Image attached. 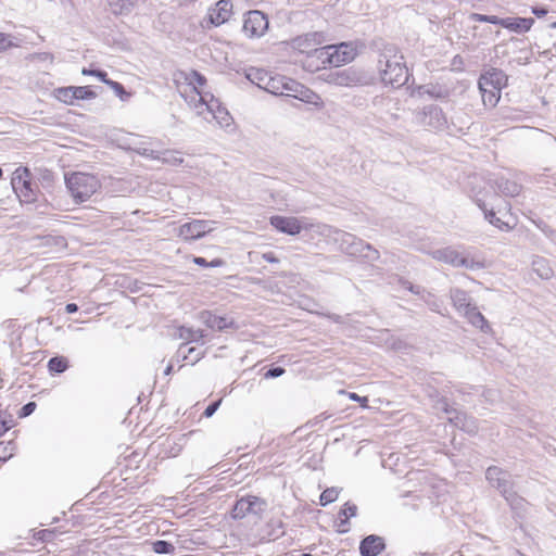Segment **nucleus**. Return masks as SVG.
Returning <instances> with one entry per match:
<instances>
[{
  "label": "nucleus",
  "instance_id": "f257e3e1",
  "mask_svg": "<svg viewBox=\"0 0 556 556\" xmlns=\"http://www.w3.org/2000/svg\"><path fill=\"white\" fill-rule=\"evenodd\" d=\"M381 80L393 88L404 86L409 79L408 68L403 55L399 54L394 45L388 43L383 47L378 60Z\"/></svg>",
  "mask_w": 556,
  "mask_h": 556
},
{
  "label": "nucleus",
  "instance_id": "f03ea898",
  "mask_svg": "<svg viewBox=\"0 0 556 556\" xmlns=\"http://www.w3.org/2000/svg\"><path fill=\"white\" fill-rule=\"evenodd\" d=\"M65 186L75 203L86 202L101 187L99 179L91 174L74 172L65 174Z\"/></svg>",
  "mask_w": 556,
  "mask_h": 556
},
{
  "label": "nucleus",
  "instance_id": "7ed1b4c3",
  "mask_svg": "<svg viewBox=\"0 0 556 556\" xmlns=\"http://www.w3.org/2000/svg\"><path fill=\"white\" fill-rule=\"evenodd\" d=\"M450 299L454 308L463 314L467 320L482 332H489L491 327L485 317L478 311V307L471 303L469 294L459 288H452L450 290Z\"/></svg>",
  "mask_w": 556,
  "mask_h": 556
},
{
  "label": "nucleus",
  "instance_id": "20e7f679",
  "mask_svg": "<svg viewBox=\"0 0 556 556\" xmlns=\"http://www.w3.org/2000/svg\"><path fill=\"white\" fill-rule=\"evenodd\" d=\"M333 239L339 249L348 255L363 257L368 262H376L380 257L377 249L350 232L336 230Z\"/></svg>",
  "mask_w": 556,
  "mask_h": 556
},
{
  "label": "nucleus",
  "instance_id": "39448f33",
  "mask_svg": "<svg viewBox=\"0 0 556 556\" xmlns=\"http://www.w3.org/2000/svg\"><path fill=\"white\" fill-rule=\"evenodd\" d=\"M489 483L495 488L510 506H516L521 498L514 491L510 473L497 466H490L485 471Z\"/></svg>",
  "mask_w": 556,
  "mask_h": 556
},
{
  "label": "nucleus",
  "instance_id": "423d86ee",
  "mask_svg": "<svg viewBox=\"0 0 556 556\" xmlns=\"http://www.w3.org/2000/svg\"><path fill=\"white\" fill-rule=\"evenodd\" d=\"M328 81L334 86L351 88L370 85L372 77L367 72L351 66L330 73Z\"/></svg>",
  "mask_w": 556,
  "mask_h": 556
},
{
  "label": "nucleus",
  "instance_id": "0eeeda50",
  "mask_svg": "<svg viewBox=\"0 0 556 556\" xmlns=\"http://www.w3.org/2000/svg\"><path fill=\"white\" fill-rule=\"evenodd\" d=\"M21 168L14 172L12 178V187L22 203L31 204L38 201L39 190L38 187L31 182L30 172L27 167L23 168V174H20Z\"/></svg>",
  "mask_w": 556,
  "mask_h": 556
},
{
  "label": "nucleus",
  "instance_id": "6e6552de",
  "mask_svg": "<svg viewBox=\"0 0 556 556\" xmlns=\"http://www.w3.org/2000/svg\"><path fill=\"white\" fill-rule=\"evenodd\" d=\"M266 507L267 503L265 500L254 495H248L236 501L230 516L236 520L243 519L247 516L260 518Z\"/></svg>",
  "mask_w": 556,
  "mask_h": 556
},
{
  "label": "nucleus",
  "instance_id": "1a4fd4ad",
  "mask_svg": "<svg viewBox=\"0 0 556 556\" xmlns=\"http://www.w3.org/2000/svg\"><path fill=\"white\" fill-rule=\"evenodd\" d=\"M437 408L442 409L445 414L450 415L448 421L456 428L469 433L476 434L479 430L477 419L468 416L466 413L451 408L444 397L439 399Z\"/></svg>",
  "mask_w": 556,
  "mask_h": 556
},
{
  "label": "nucleus",
  "instance_id": "9d476101",
  "mask_svg": "<svg viewBox=\"0 0 556 556\" xmlns=\"http://www.w3.org/2000/svg\"><path fill=\"white\" fill-rule=\"evenodd\" d=\"M431 256L437 261L450 264L454 267H465L469 269L482 267L480 263L469 260L451 247L434 250L431 252Z\"/></svg>",
  "mask_w": 556,
  "mask_h": 556
},
{
  "label": "nucleus",
  "instance_id": "9b49d317",
  "mask_svg": "<svg viewBox=\"0 0 556 556\" xmlns=\"http://www.w3.org/2000/svg\"><path fill=\"white\" fill-rule=\"evenodd\" d=\"M269 25L268 18L265 13L258 10H253L247 13L242 30L249 37H261L265 34Z\"/></svg>",
  "mask_w": 556,
  "mask_h": 556
},
{
  "label": "nucleus",
  "instance_id": "f8f14e48",
  "mask_svg": "<svg viewBox=\"0 0 556 556\" xmlns=\"http://www.w3.org/2000/svg\"><path fill=\"white\" fill-rule=\"evenodd\" d=\"M324 54L327 55V62L334 66H340L342 63L351 62L354 59L353 50L346 43L327 46L319 50L318 58H321Z\"/></svg>",
  "mask_w": 556,
  "mask_h": 556
},
{
  "label": "nucleus",
  "instance_id": "ddd939ff",
  "mask_svg": "<svg viewBox=\"0 0 556 556\" xmlns=\"http://www.w3.org/2000/svg\"><path fill=\"white\" fill-rule=\"evenodd\" d=\"M507 81L508 77L502 70L490 67L480 75L478 87H490L501 91L507 86Z\"/></svg>",
  "mask_w": 556,
  "mask_h": 556
},
{
  "label": "nucleus",
  "instance_id": "4468645a",
  "mask_svg": "<svg viewBox=\"0 0 556 556\" xmlns=\"http://www.w3.org/2000/svg\"><path fill=\"white\" fill-rule=\"evenodd\" d=\"M207 220L194 219L179 227L178 236L186 241L197 240L212 230Z\"/></svg>",
  "mask_w": 556,
  "mask_h": 556
},
{
  "label": "nucleus",
  "instance_id": "2eb2a0df",
  "mask_svg": "<svg viewBox=\"0 0 556 556\" xmlns=\"http://www.w3.org/2000/svg\"><path fill=\"white\" fill-rule=\"evenodd\" d=\"M270 225L279 232L295 236L301 232L303 226L296 217L275 215L269 218Z\"/></svg>",
  "mask_w": 556,
  "mask_h": 556
},
{
  "label": "nucleus",
  "instance_id": "dca6fc26",
  "mask_svg": "<svg viewBox=\"0 0 556 556\" xmlns=\"http://www.w3.org/2000/svg\"><path fill=\"white\" fill-rule=\"evenodd\" d=\"M387 548L386 541L382 536L377 534H369L364 536L359 542L361 556H378Z\"/></svg>",
  "mask_w": 556,
  "mask_h": 556
},
{
  "label": "nucleus",
  "instance_id": "f3484780",
  "mask_svg": "<svg viewBox=\"0 0 556 556\" xmlns=\"http://www.w3.org/2000/svg\"><path fill=\"white\" fill-rule=\"evenodd\" d=\"M421 124L429 126L432 129H443L447 123L446 117L441 108L438 105H428L422 110Z\"/></svg>",
  "mask_w": 556,
  "mask_h": 556
},
{
  "label": "nucleus",
  "instance_id": "a211bd4d",
  "mask_svg": "<svg viewBox=\"0 0 556 556\" xmlns=\"http://www.w3.org/2000/svg\"><path fill=\"white\" fill-rule=\"evenodd\" d=\"M199 319L208 328L225 331L230 328H237L232 318L217 316L211 311H202L199 313Z\"/></svg>",
  "mask_w": 556,
  "mask_h": 556
},
{
  "label": "nucleus",
  "instance_id": "6ab92c4d",
  "mask_svg": "<svg viewBox=\"0 0 556 556\" xmlns=\"http://www.w3.org/2000/svg\"><path fill=\"white\" fill-rule=\"evenodd\" d=\"M201 94L199 91H197ZM200 101L202 104H205L206 110L213 115V117L217 121V123L222 126H228L231 119L228 111L223 108L217 99H215L212 94L210 100L206 99L207 94L200 96Z\"/></svg>",
  "mask_w": 556,
  "mask_h": 556
},
{
  "label": "nucleus",
  "instance_id": "aec40b11",
  "mask_svg": "<svg viewBox=\"0 0 556 556\" xmlns=\"http://www.w3.org/2000/svg\"><path fill=\"white\" fill-rule=\"evenodd\" d=\"M282 96L292 97L307 103H311L312 99L316 97L311 89L291 78L285 81Z\"/></svg>",
  "mask_w": 556,
  "mask_h": 556
},
{
  "label": "nucleus",
  "instance_id": "412c9836",
  "mask_svg": "<svg viewBox=\"0 0 556 556\" xmlns=\"http://www.w3.org/2000/svg\"><path fill=\"white\" fill-rule=\"evenodd\" d=\"M232 12V3L230 0H219L214 9L208 12V21L214 26H219L227 22Z\"/></svg>",
  "mask_w": 556,
  "mask_h": 556
},
{
  "label": "nucleus",
  "instance_id": "4be33fe9",
  "mask_svg": "<svg viewBox=\"0 0 556 556\" xmlns=\"http://www.w3.org/2000/svg\"><path fill=\"white\" fill-rule=\"evenodd\" d=\"M491 186L495 189L496 194H503L505 197H516L522 189L521 185L503 176L493 179Z\"/></svg>",
  "mask_w": 556,
  "mask_h": 556
},
{
  "label": "nucleus",
  "instance_id": "5701e85b",
  "mask_svg": "<svg viewBox=\"0 0 556 556\" xmlns=\"http://www.w3.org/2000/svg\"><path fill=\"white\" fill-rule=\"evenodd\" d=\"M475 203L478 205V207L484 213V218L496 228L503 230V231H509L511 230V226H509L507 223L502 220L500 217L496 216L495 211L493 207L488 208L486 203L480 199L476 198Z\"/></svg>",
  "mask_w": 556,
  "mask_h": 556
},
{
  "label": "nucleus",
  "instance_id": "b1692460",
  "mask_svg": "<svg viewBox=\"0 0 556 556\" xmlns=\"http://www.w3.org/2000/svg\"><path fill=\"white\" fill-rule=\"evenodd\" d=\"M534 24V18L532 17H505V26L515 33H526L529 31Z\"/></svg>",
  "mask_w": 556,
  "mask_h": 556
},
{
  "label": "nucleus",
  "instance_id": "393cba45",
  "mask_svg": "<svg viewBox=\"0 0 556 556\" xmlns=\"http://www.w3.org/2000/svg\"><path fill=\"white\" fill-rule=\"evenodd\" d=\"M178 337L186 341V343L179 346L178 353H182V350L186 348L189 342H199L203 339L204 333L201 329H192L186 326H180L178 328Z\"/></svg>",
  "mask_w": 556,
  "mask_h": 556
},
{
  "label": "nucleus",
  "instance_id": "a878e982",
  "mask_svg": "<svg viewBox=\"0 0 556 556\" xmlns=\"http://www.w3.org/2000/svg\"><path fill=\"white\" fill-rule=\"evenodd\" d=\"M138 0H109V5L113 14L127 15L137 5Z\"/></svg>",
  "mask_w": 556,
  "mask_h": 556
},
{
  "label": "nucleus",
  "instance_id": "bb28decb",
  "mask_svg": "<svg viewBox=\"0 0 556 556\" xmlns=\"http://www.w3.org/2000/svg\"><path fill=\"white\" fill-rule=\"evenodd\" d=\"M533 271L542 279H549L553 276V269L549 262L541 256H535L532 261Z\"/></svg>",
  "mask_w": 556,
  "mask_h": 556
},
{
  "label": "nucleus",
  "instance_id": "cd10ccee",
  "mask_svg": "<svg viewBox=\"0 0 556 556\" xmlns=\"http://www.w3.org/2000/svg\"><path fill=\"white\" fill-rule=\"evenodd\" d=\"M419 96H429L432 99H445L448 97L447 89L438 85H421L417 88Z\"/></svg>",
  "mask_w": 556,
  "mask_h": 556
},
{
  "label": "nucleus",
  "instance_id": "c85d7f7f",
  "mask_svg": "<svg viewBox=\"0 0 556 556\" xmlns=\"http://www.w3.org/2000/svg\"><path fill=\"white\" fill-rule=\"evenodd\" d=\"M245 77L257 87L264 89V85L267 83L269 74L263 68L250 67L245 72Z\"/></svg>",
  "mask_w": 556,
  "mask_h": 556
},
{
  "label": "nucleus",
  "instance_id": "c756f323",
  "mask_svg": "<svg viewBox=\"0 0 556 556\" xmlns=\"http://www.w3.org/2000/svg\"><path fill=\"white\" fill-rule=\"evenodd\" d=\"M288 80L286 76H269L267 83L264 85V90L275 96L283 94V85Z\"/></svg>",
  "mask_w": 556,
  "mask_h": 556
},
{
  "label": "nucleus",
  "instance_id": "7c9ffc66",
  "mask_svg": "<svg viewBox=\"0 0 556 556\" xmlns=\"http://www.w3.org/2000/svg\"><path fill=\"white\" fill-rule=\"evenodd\" d=\"M479 90L481 92V97H482V101H483L484 105H489V106L493 108L500 101V98H501L500 90H496V89H493L490 87H482V88H479Z\"/></svg>",
  "mask_w": 556,
  "mask_h": 556
},
{
  "label": "nucleus",
  "instance_id": "2f4dec72",
  "mask_svg": "<svg viewBox=\"0 0 556 556\" xmlns=\"http://www.w3.org/2000/svg\"><path fill=\"white\" fill-rule=\"evenodd\" d=\"M38 181L40 182L41 187L46 189L47 191H51L54 187L55 182V175L52 170L48 168H39L38 169Z\"/></svg>",
  "mask_w": 556,
  "mask_h": 556
},
{
  "label": "nucleus",
  "instance_id": "473e14b6",
  "mask_svg": "<svg viewBox=\"0 0 556 556\" xmlns=\"http://www.w3.org/2000/svg\"><path fill=\"white\" fill-rule=\"evenodd\" d=\"M68 368V361L64 356L51 357L48 362V369L51 374H62Z\"/></svg>",
  "mask_w": 556,
  "mask_h": 556
},
{
  "label": "nucleus",
  "instance_id": "72a5a7b5",
  "mask_svg": "<svg viewBox=\"0 0 556 556\" xmlns=\"http://www.w3.org/2000/svg\"><path fill=\"white\" fill-rule=\"evenodd\" d=\"M40 245L43 247H55L64 249L67 245L66 239L63 236L46 235L38 237Z\"/></svg>",
  "mask_w": 556,
  "mask_h": 556
},
{
  "label": "nucleus",
  "instance_id": "f704fd0d",
  "mask_svg": "<svg viewBox=\"0 0 556 556\" xmlns=\"http://www.w3.org/2000/svg\"><path fill=\"white\" fill-rule=\"evenodd\" d=\"M55 98L65 104H73L75 96L73 93V86L60 87L54 90Z\"/></svg>",
  "mask_w": 556,
  "mask_h": 556
},
{
  "label": "nucleus",
  "instance_id": "c9c22d12",
  "mask_svg": "<svg viewBox=\"0 0 556 556\" xmlns=\"http://www.w3.org/2000/svg\"><path fill=\"white\" fill-rule=\"evenodd\" d=\"M73 93L75 96V100H90L97 97V93L90 86H73Z\"/></svg>",
  "mask_w": 556,
  "mask_h": 556
},
{
  "label": "nucleus",
  "instance_id": "e433bc0d",
  "mask_svg": "<svg viewBox=\"0 0 556 556\" xmlns=\"http://www.w3.org/2000/svg\"><path fill=\"white\" fill-rule=\"evenodd\" d=\"M152 549L156 554L166 555V554H173L175 552V546L164 540H157L152 543Z\"/></svg>",
  "mask_w": 556,
  "mask_h": 556
},
{
  "label": "nucleus",
  "instance_id": "4c0bfd02",
  "mask_svg": "<svg viewBox=\"0 0 556 556\" xmlns=\"http://www.w3.org/2000/svg\"><path fill=\"white\" fill-rule=\"evenodd\" d=\"M339 496V489L332 486L327 488L319 497V504L321 506H327L330 503H333Z\"/></svg>",
  "mask_w": 556,
  "mask_h": 556
},
{
  "label": "nucleus",
  "instance_id": "58836bf2",
  "mask_svg": "<svg viewBox=\"0 0 556 556\" xmlns=\"http://www.w3.org/2000/svg\"><path fill=\"white\" fill-rule=\"evenodd\" d=\"M104 84L108 85L111 89H113L115 94L121 100L125 101L130 97V93L125 90L124 86L121 83L109 78L108 80H104Z\"/></svg>",
  "mask_w": 556,
  "mask_h": 556
},
{
  "label": "nucleus",
  "instance_id": "ea45409f",
  "mask_svg": "<svg viewBox=\"0 0 556 556\" xmlns=\"http://www.w3.org/2000/svg\"><path fill=\"white\" fill-rule=\"evenodd\" d=\"M357 506L355 504L345 503L344 506L340 509L339 515L344 516V519L341 520V526L349 525V518L356 516Z\"/></svg>",
  "mask_w": 556,
  "mask_h": 556
},
{
  "label": "nucleus",
  "instance_id": "a19ab883",
  "mask_svg": "<svg viewBox=\"0 0 556 556\" xmlns=\"http://www.w3.org/2000/svg\"><path fill=\"white\" fill-rule=\"evenodd\" d=\"M192 262L201 267H222L226 264L223 258H214L211 262H207L202 256H193Z\"/></svg>",
  "mask_w": 556,
  "mask_h": 556
},
{
  "label": "nucleus",
  "instance_id": "79ce46f5",
  "mask_svg": "<svg viewBox=\"0 0 556 556\" xmlns=\"http://www.w3.org/2000/svg\"><path fill=\"white\" fill-rule=\"evenodd\" d=\"M81 74L83 75H88V76H94L98 79H100L102 83H104V80L109 79L108 73L105 71H103V70H100V68H87V67H84L83 71H81Z\"/></svg>",
  "mask_w": 556,
  "mask_h": 556
},
{
  "label": "nucleus",
  "instance_id": "37998d69",
  "mask_svg": "<svg viewBox=\"0 0 556 556\" xmlns=\"http://www.w3.org/2000/svg\"><path fill=\"white\" fill-rule=\"evenodd\" d=\"M191 84H197L198 86H204L206 84V78L200 72L192 70L189 76Z\"/></svg>",
  "mask_w": 556,
  "mask_h": 556
},
{
  "label": "nucleus",
  "instance_id": "c03bdc74",
  "mask_svg": "<svg viewBox=\"0 0 556 556\" xmlns=\"http://www.w3.org/2000/svg\"><path fill=\"white\" fill-rule=\"evenodd\" d=\"M189 355L192 356L191 362L194 364L202 358L203 352L199 351L197 348H189L186 353L184 352V359H187Z\"/></svg>",
  "mask_w": 556,
  "mask_h": 556
},
{
  "label": "nucleus",
  "instance_id": "a18cd8bd",
  "mask_svg": "<svg viewBox=\"0 0 556 556\" xmlns=\"http://www.w3.org/2000/svg\"><path fill=\"white\" fill-rule=\"evenodd\" d=\"M54 536V530H40L38 532L35 533L34 538L39 540V541H42V542H49L52 540V538Z\"/></svg>",
  "mask_w": 556,
  "mask_h": 556
},
{
  "label": "nucleus",
  "instance_id": "49530a36",
  "mask_svg": "<svg viewBox=\"0 0 556 556\" xmlns=\"http://www.w3.org/2000/svg\"><path fill=\"white\" fill-rule=\"evenodd\" d=\"M285 372H286V369L283 367H280V366L271 367L265 372L264 377L266 379L278 378V377L282 376Z\"/></svg>",
  "mask_w": 556,
  "mask_h": 556
},
{
  "label": "nucleus",
  "instance_id": "de8ad7c7",
  "mask_svg": "<svg viewBox=\"0 0 556 556\" xmlns=\"http://www.w3.org/2000/svg\"><path fill=\"white\" fill-rule=\"evenodd\" d=\"M36 406L37 405L35 402L26 403L20 409L18 417L23 418V417H27V416L31 415L34 413V410L36 409Z\"/></svg>",
  "mask_w": 556,
  "mask_h": 556
},
{
  "label": "nucleus",
  "instance_id": "09e8293b",
  "mask_svg": "<svg viewBox=\"0 0 556 556\" xmlns=\"http://www.w3.org/2000/svg\"><path fill=\"white\" fill-rule=\"evenodd\" d=\"M220 403H222V400L211 402L204 409L203 416L206 418L212 417L215 414V412L218 409Z\"/></svg>",
  "mask_w": 556,
  "mask_h": 556
},
{
  "label": "nucleus",
  "instance_id": "8fccbe9b",
  "mask_svg": "<svg viewBox=\"0 0 556 556\" xmlns=\"http://www.w3.org/2000/svg\"><path fill=\"white\" fill-rule=\"evenodd\" d=\"M136 152L140 155H143V156H147V157H151V159H155V160H159L160 159V155H159V152L157 151H154V150H150V149H147V148H139V149H136Z\"/></svg>",
  "mask_w": 556,
  "mask_h": 556
},
{
  "label": "nucleus",
  "instance_id": "3c124183",
  "mask_svg": "<svg viewBox=\"0 0 556 556\" xmlns=\"http://www.w3.org/2000/svg\"><path fill=\"white\" fill-rule=\"evenodd\" d=\"M531 12L536 16V17H543L545 16L547 13H548V9L546 7H539V5H535V7H532L531 8Z\"/></svg>",
  "mask_w": 556,
  "mask_h": 556
},
{
  "label": "nucleus",
  "instance_id": "603ef678",
  "mask_svg": "<svg viewBox=\"0 0 556 556\" xmlns=\"http://www.w3.org/2000/svg\"><path fill=\"white\" fill-rule=\"evenodd\" d=\"M349 397H350L352 401H355V402L361 403V405H362L363 407H366V406H367L368 399H367L366 396H359L357 393H350V394H349Z\"/></svg>",
  "mask_w": 556,
  "mask_h": 556
},
{
  "label": "nucleus",
  "instance_id": "864d4df0",
  "mask_svg": "<svg viewBox=\"0 0 556 556\" xmlns=\"http://www.w3.org/2000/svg\"><path fill=\"white\" fill-rule=\"evenodd\" d=\"M490 24L500 25L502 27L505 26V18L498 17L496 15H488V22Z\"/></svg>",
  "mask_w": 556,
  "mask_h": 556
},
{
  "label": "nucleus",
  "instance_id": "5fc2aeb1",
  "mask_svg": "<svg viewBox=\"0 0 556 556\" xmlns=\"http://www.w3.org/2000/svg\"><path fill=\"white\" fill-rule=\"evenodd\" d=\"M262 257L268 263H279V258L275 255L274 252H266L262 255Z\"/></svg>",
  "mask_w": 556,
  "mask_h": 556
},
{
  "label": "nucleus",
  "instance_id": "6e6d98bb",
  "mask_svg": "<svg viewBox=\"0 0 556 556\" xmlns=\"http://www.w3.org/2000/svg\"><path fill=\"white\" fill-rule=\"evenodd\" d=\"M10 46L11 41L9 39V36L0 33V50H5Z\"/></svg>",
  "mask_w": 556,
  "mask_h": 556
},
{
  "label": "nucleus",
  "instance_id": "4d7b16f0",
  "mask_svg": "<svg viewBox=\"0 0 556 556\" xmlns=\"http://www.w3.org/2000/svg\"><path fill=\"white\" fill-rule=\"evenodd\" d=\"M470 20L473 21V22L486 23L488 22V15L480 14V13H472L470 15Z\"/></svg>",
  "mask_w": 556,
  "mask_h": 556
},
{
  "label": "nucleus",
  "instance_id": "13d9d810",
  "mask_svg": "<svg viewBox=\"0 0 556 556\" xmlns=\"http://www.w3.org/2000/svg\"><path fill=\"white\" fill-rule=\"evenodd\" d=\"M65 311L68 314H73L78 311V306L75 303H67L65 306Z\"/></svg>",
  "mask_w": 556,
  "mask_h": 556
},
{
  "label": "nucleus",
  "instance_id": "bf43d9fd",
  "mask_svg": "<svg viewBox=\"0 0 556 556\" xmlns=\"http://www.w3.org/2000/svg\"><path fill=\"white\" fill-rule=\"evenodd\" d=\"M10 428H11V426L5 420H1L0 421V435H2L4 432H7Z\"/></svg>",
  "mask_w": 556,
  "mask_h": 556
},
{
  "label": "nucleus",
  "instance_id": "052dcab7",
  "mask_svg": "<svg viewBox=\"0 0 556 556\" xmlns=\"http://www.w3.org/2000/svg\"><path fill=\"white\" fill-rule=\"evenodd\" d=\"M172 370H173V365L172 364L167 365V367L164 370V375H166V376L169 375L172 372Z\"/></svg>",
  "mask_w": 556,
  "mask_h": 556
},
{
  "label": "nucleus",
  "instance_id": "680f3d73",
  "mask_svg": "<svg viewBox=\"0 0 556 556\" xmlns=\"http://www.w3.org/2000/svg\"><path fill=\"white\" fill-rule=\"evenodd\" d=\"M409 291H412L413 293H418L419 291L412 285L409 283V287H408Z\"/></svg>",
  "mask_w": 556,
  "mask_h": 556
},
{
  "label": "nucleus",
  "instance_id": "e2e57ef3",
  "mask_svg": "<svg viewBox=\"0 0 556 556\" xmlns=\"http://www.w3.org/2000/svg\"><path fill=\"white\" fill-rule=\"evenodd\" d=\"M290 276L292 277V280H291V281H293V282H296V281H298V280H296L298 275H295V274H291Z\"/></svg>",
  "mask_w": 556,
  "mask_h": 556
},
{
  "label": "nucleus",
  "instance_id": "0e129e2a",
  "mask_svg": "<svg viewBox=\"0 0 556 556\" xmlns=\"http://www.w3.org/2000/svg\"><path fill=\"white\" fill-rule=\"evenodd\" d=\"M279 276H280V277H287L288 275H287V273H286V271H281V273L279 274Z\"/></svg>",
  "mask_w": 556,
  "mask_h": 556
},
{
  "label": "nucleus",
  "instance_id": "69168bd1",
  "mask_svg": "<svg viewBox=\"0 0 556 556\" xmlns=\"http://www.w3.org/2000/svg\"><path fill=\"white\" fill-rule=\"evenodd\" d=\"M458 56H454V64L459 63Z\"/></svg>",
  "mask_w": 556,
  "mask_h": 556
},
{
  "label": "nucleus",
  "instance_id": "338daca9",
  "mask_svg": "<svg viewBox=\"0 0 556 556\" xmlns=\"http://www.w3.org/2000/svg\"><path fill=\"white\" fill-rule=\"evenodd\" d=\"M551 27H552V28H556V22H553V23L551 24Z\"/></svg>",
  "mask_w": 556,
  "mask_h": 556
},
{
  "label": "nucleus",
  "instance_id": "774afa93",
  "mask_svg": "<svg viewBox=\"0 0 556 556\" xmlns=\"http://www.w3.org/2000/svg\"><path fill=\"white\" fill-rule=\"evenodd\" d=\"M301 556H312V555H311V554H308V553H304V554H302Z\"/></svg>",
  "mask_w": 556,
  "mask_h": 556
}]
</instances>
